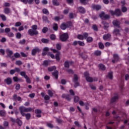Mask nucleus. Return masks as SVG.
<instances>
[{
    "instance_id": "nucleus-1",
    "label": "nucleus",
    "mask_w": 129,
    "mask_h": 129,
    "mask_svg": "<svg viewBox=\"0 0 129 129\" xmlns=\"http://www.w3.org/2000/svg\"><path fill=\"white\" fill-rule=\"evenodd\" d=\"M32 29H29L28 30V34L30 36H34V35H38V32L37 31V29H38V26L36 25H34L32 27Z\"/></svg>"
},
{
    "instance_id": "nucleus-2",
    "label": "nucleus",
    "mask_w": 129,
    "mask_h": 129,
    "mask_svg": "<svg viewBox=\"0 0 129 129\" xmlns=\"http://www.w3.org/2000/svg\"><path fill=\"white\" fill-rule=\"evenodd\" d=\"M19 110L22 116H25V112H30L32 111V108H26L24 106L19 107Z\"/></svg>"
},
{
    "instance_id": "nucleus-3",
    "label": "nucleus",
    "mask_w": 129,
    "mask_h": 129,
    "mask_svg": "<svg viewBox=\"0 0 129 129\" xmlns=\"http://www.w3.org/2000/svg\"><path fill=\"white\" fill-rule=\"evenodd\" d=\"M79 79V77H78V76H77V75L76 74H74L73 81L75 84V85H74L75 88H77L78 86H80V84L78 82Z\"/></svg>"
},
{
    "instance_id": "nucleus-4",
    "label": "nucleus",
    "mask_w": 129,
    "mask_h": 129,
    "mask_svg": "<svg viewBox=\"0 0 129 129\" xmlns=\"http://www.w3.org/2000/svg\"><path fill=\"white\" fill-rule=\"evenodd\" d=\"M69 38V36L68 35V34L67 33H63L59 36V39L60 41H61V42H66V41L68 40Z\"/></svg>"
},
{
    "instance_id": "nucleus-5",
    "label": "nucleus",
    "mask_w": 129,
    "mask_h": 129,
    "mask_svg": "<svg viewBox=\"0 0 129 129\" xmlns=\"http://www.w3.org/2000/svg\"><path fill=\"white\" fill-rule=\"evenodd\" d=\"M110 13L112 16L115 15V16H117V17H120V16L122 15L121 11H120L119 9H116L114 12L112 10H110Z\"/></svg>"
},
{
    "instance_id": "nucleus-6",
    "label": "nucleus",
    "mask_w": 129,
    "mask_h": 129,
    "mask_svg": "<svg viewBox=\"0 0 129 129\" xmlns=\"http://www.w3.org/2000/svg\"><path fill=\"white\" fill-rule=\"evenodd\" d=\"M50 50L52 51L53 53H57L55 54V59L56 61H60V55H61L60 51L53 48H50Z\"/></svg>"
},
{
    "instance_id": "nucleus-7",
    "label": "nucleus",
    "mask_w": 129,
    "mask_h": 129,
    "mask_svg": "<svg viewBox=\"0 0 129 129\" xmlns=\"http://www.w3.org/2000/svg\"><path fill=\"white\" fill-rule=\"evenodd\" d=\"M6 53H7V56L12 59V61L15 60V56H12L13 55V51L10 50V49L8 48L6 49Z\"/></svg>"
},
{
    "instance_id": "nucleus-8",
    "label": "nucleus",
    "mask_w": 129,
    "mask_h": 129,
    "mask_svg": "<svg viewBox=\"0 0 129 129\" xmlns=\"http://www.w3.org/2000/svg\"><path fill=\"white\" fill-rule=\"evenodd\" d=\"M99 17L102 20H108L110 18V16L109 15H105L104 12H101L99 14Z\"/></svg>"
},
{
    "instance_id": "nucleus-9",
    "label": "nucleus",
    "mask_w": 129,
    "mask_h": 129,
    "mask_svg": "<svg viewBox=\"0 0 129 129\" xmlns=\"http://www.w3.org/2000/svg\"><path fill=\"white\" fill-rule=\"evenodd\" d=\"M113 59L112 60V63H116L118 61H119V56H118V54H113Z\"/></svg>"
},
{
    "instance_id": "nucleus-10",
    "label": "nucleus",
    "mask_w": 129,
    "mask_h": 129,
    "mask_svg": "<svg viewBox=\"0 0 129 129\" xmlns=\"http://www.w3.org/2000/svg\"><path fill=\"white\" fill-rule=\"evenodd\" d=\"M39 52H41V50L39 49L38 47H35L32 50L31 54L32 56H35L37 53H39Z\"/></svg>"
},
{
    "instance_id": "nucleus-11",
    "label": "nucleus",
    "mask_w": 129,
    "mask_h": 129,
    "mask_svg": "<svg viewBox=\"0 0 129 129\" xmlns=\"http://www.w3.org/2000/svg\"><path fill=\"white\" fill-rule=\"evenodd\" d=\"M121 28L120 27L118 29H115L113 31V34L116 36H120V30Z\"/></svg>"
},
{
    "instance_id": "nucleus-12",
    "label": "nucleus",
    "mask_w": 129,
    "mask_h": 129,
    "mask_svg": "<svg viewBox=\"0 0 129 129\" xmlns=\"http://www.w3.org/2000/svg\"><path fill=\"white\" fill-rule=\"evenodd\" d=\"M61 97L62 98H66V99L68 100V101H70V100H71V96L68 94H63L61 96Z\"/></svg>"
},
{
    "instance_id": "nucleus-13",
    "label": "nucleus",
    "mask_w": 129,
    "mask_h": 129,
    "mask_svg": "<svg viewBox=\"0 0 129 129\" xmlns=\"http://www.w3.org/2000/svg\"><path fill=\"white\" fill-rule=\"evenodd\" d=\"M112 24L114 27H117V28H120V22L117 20H114L112 22Z\"/></svg>"
},
{
    "instance_id": "nucleus-14",
    "label": "nucleus",
    "mask_w": 129,
    "mask_h": 129,
    "mask_svg": "<svg viewBox=\"0 0 129 129\" xmlns=\"http://www.w3.org/2000/svg\"><path fill=\"white\" fill-rule=\"evenodd\" d=\"M72 64H73V61H66L64 63V66L65 68H69L70 65H72Z\"/></svg>"
},
{
    "instance_id": "nucleus-15",
    "label": "nucleus",
    "mask_w": 129,
    "mask_h": 129,
    "mask_svg": "<svg viewBox=\"0 0 129 129\" xmlns=\"http://www.w3.org/2000/svg\"><path fill=\"white\" fill-rule=\"evenodd\" d=\"M78 10L79 12V13H80L81 14H85L86 13V11H85V9H84V8L82 7H80L78 8Z\"/></svg>"
},
{
    "instance_id": "nucleus-16",
    "label": "nucleus",
    "mask_w": 129,
    "mask_h": 129,
    "mask_svg": "<svg viewBox=\"0 0 129 129\" xmlns=\"http://www.w3.org/2000/svg\"><path fill=\"white\" fill-rule=\"evenodd\" d=\"M92 9L96 10V11H99L101 9V6L100 5H93Z\"/></svg>"
},
{
    "instance_id": "nucleus-17",
    "label": "nucleus",
    "mask_w": 129,
    "mask_h": 129,
    "mask_svg": "<svg viewBox=\"0 0 129 129\" xmlns=\"http://www.w3.org/2000/svg\"><path fill=\"white\" fill-rule=\"evenodd\" d=\"M5 82L7 83L8 85H10V84H12V79L11 78H8L7 79L5 80Z\"/></svg>"
},
{
    "instance_id": "nucleus-18",
    "label": "nucleus",
    "mask_w": 129,
    "mask_h": 129,
    "mask_svg": "<svg viewBox=\"0 0 129 129\" xmlns=\"http://www.w3.org/2000/svg\"><path fill=\"white\" fill-rule=\"evenodd\" d=\"M4 12L6 15H9V14H11V9L8 7L5 8Z\"/></svg>"
},
{
    "instance_id": "nucleus-19",
    "label": "nucleus",
    "mask_w": 129,
    "mask_h": 129,
    "mask_svg": "<svg viewBox=\"0 0 129 129\" xmlns=\"http://www.w3.org/2000/svg\"><path fill=\"white\" fill-rule=\"evenodd\" d=\"M111 37V35L110 34H107V35H105L103 36V38L105 41H107L108 39H109Z\"/></svg>"
},
{
    "instance_id": "nucleus-20",
    "label": "nucleus",
    "mask_w": 129,
    "mask_h": 129,
    "mask_svg": "<svg viewBox=\"0 0 129 129\" xmlns=\"http://www.w3.org/2000/svg\"><path fill=\"white\" fill-rule=\"evenodd\" d=\"M118 99V97L117 96H115L111 99V103H113V102H115Z\"/></svg>"
},
{
    "instance_id": "nucleus-21",
    "label": "nucleus",
    "mask_w": 129,
    "mask_h": 129,
    "mask_svg": "<svg viewBox=\"0 0 129 129\" xmlns=\"http://www.w3.org/2000/svg\"><path fill=\"white\" fill-rule=\"evenodd\" d=\"M102 24H103V25H104V29H105V30H106V29H108V28L109 27V25L108 24V23H107V22L105 21H103L102 22Z\"/></svg>"
},
{
    "instance_id": "nucleus-22",
    "label": "nucleus",
    "mask_w": 129,
    "mask_h": 129,
    "mask_svg": "<svg viewBox=\"0 0 129 129\" xmlns=\"http://www.w3.org/2000/svg\"><path fill=\"white\" fill-rule=\"evenodd\" d=\"M58 74H59V72H58L57 71H55L52 73V75L55 77V79H58Z\"/></svg>"
},
{
    "instance_id": "nucleus-23",
    "label": "nucleus",
    "mask_w": 129,
    "mask_h": 129,
    "mask_svg": "<svg viewBox=\"0 0 129 129\" xmlns=\"http://www.w3.org/2000/svg\"><path fill=\"white\" fill-rule=\"evenodd\" d=\"M42 20L44 23H48L49 24L50 23V21L48 19V17L46 16H43Z\"/></svg>"
},
{
    "instance_id": "nucleus-24",
    "label": "nucleus",
    "mask_w": 129,
    "mask_h": 129,
    "mask_svg": "<svg viewBox=\"0 0 129 129\" xmlns=\"http://www.w3.org/2000/svg\"><path fill=\"white\" fill-rule=\"evenodd\" d=\"M52 5L53 6H58L60 5V4H59L58 0H52Z\"/></svg>"
},
{
    "instance_id": "nucleus-25",
    "label": "nucleus",
    "mask_w": 129,
    "mask_h": 129,
    "mask_svg": "<svg viewBox=\"0 0 129 129\" xmlns=\"http://www.w3.org/2000/svg\"><path fill=\"white\" fill-rule=\"evenodd\" d=\"M86 80H87L88 82H93V79L91 77H87Z\"/></svg>"
},
{
    "instance_id": "nucleus-26",
    "label": "nucleus",
    "mask_w": 129,
    "mask_h": 129,
    "mask_svg": "<svg viewBox=\"0 0 129 129\" xmlns=\"http://www.w3.org/2000/svg\"><path fill=\"white\" fill-rule=\"evenodd\" d=\"M94 54L96 56H100L101 55V51L100 50H96Z\"/></svg>"
},
{
    "instance_id": "nucleus-27",
    "label": "nucleus",
    "mask_w": 129,
    "mask_h": 129,
    "mask_svg": "<svg viewBox=\"0 0 129 129\" xmlns=\"http://www.w3.org/2000/svg\"><path fill=\"white\" fill-rule=\"evenodd\" d=\"M99 68L101 69V70L104 71L106 69L105 66L102 63L99 64Z\"/></svg>"
},
{
    "instance_id": "nucleus-28",
    "label": "nucleus",
    "mask_w": 129,
    "mask_h": 129,
    "mask_svg": "<svg viewBox=\"0 0 129 129\" xmlns=\"http://www.w3.org/2000/svg\"><path fill=\"white\" fill-rule=\"evenodd\" d=\"M48 70L50 72H52V71H54V70H56V67L53 66L51 67H49V68H48Z\"/></svg>"
},
{
    "instance_id": "nucleus-29",
    "label": "nucleus",
    "mask_w": 129,
    "mask_h": 129,
    "mask_svg": "<svg viewBox=\"0 0 129 129\" xmlns=\"http://www.w3.org/2000/svg\"><path fill=\"white\" fill-rule=\"evenodd\" d=\"M7 113L5 110H0V115L1 116H6Z\"/></svg>"
},
{
    "instance_id": "nucleus-30",
    "label": "nucleus",
    "mask_w": 129,
    "mask_h": 129,
    "mask_svg": "<svg viewBox=\"0 0 129 129\" xmlns=\"http://www.w3.org/2000/svg\"><path fill=\"white\" fill-rule=\"evenodd\" d=\"M67 28V25L65 24H62L60 25V29H61V30H66V29Z\"/></svg>"
},
{
    "instance_id": "nucleus-31",
    "label": "nucleus",
    "mask_w": 129,
    "mask_h": 129,
    "mask_svg": "<svg viewBox=\"0 0 129 129\" xmlns=\"http://www.w3.org/2000/svg\"><path fill=\"white\" fill-rule=\"evenodd\" d=\"M41 42L42 43H44V44H48V43H49V39H45V38H42L41 39Z\"/></svg>"
},
{
    "instance_id": "nucleus-32",
    "label": "nucleus",
    "mask_w": 129,
    "mask_h": 129,
    "mask_svg": "<svg viewBox=\"0 0 129 129\" xmlns=\"http://www.w3.org/2000/svg\"><path fill=\"white\" fill-rule=\"evenodd\" d=\"M93 41V38L91 37H88L87 38V42L88 43H91Z\"/></svg>"
},
{
    "instance_id": "nucleus-33",
    "label": "nucleus",
    "mask_w": 129,
    "mask_h": 129,
    "mask_svg": "<svg viewBox=\"0 0 129 129\" xmlns=\"http://www.w3.org/2000/svg\"><path fill=\"white\" fill-rule=\"evenodd\" d=\"M24 116H26V119H27V120H29V119H30V118H31V114L29 113L27 114L25 113Z\"/></svg>"
},
{
    "instance_id": "nucleus-34",
    "label": "nucleus",
    "mask_w": 129,
    "mask_h": 129,
    "mask_svg": "<svg viewBox=\"0 0 129 129\" xmlns=\"http://www.w3.org/2000/svg\"><path fill=\"white\" fill-rule=\"evenodd\" d=\"M42 13L44 14L45 15H49V11L47 10L46 9H43L42 10Z\"/></svg>"
},
{
    "instance_id": "nucleus-35",
    "label": "nucleus",
    "mask_w": 129,
    "mask_h": 129,
    "mask_svg": "<svg viewBox=\"0 0 129 129\" xmlns=\"http://www.w3.org/2000/svg\"><path fill=\"white\" fill-rule=\"evenodd\" d=\"M20 75L23 77H24V78H26L28 76L27 75H26L25 72H21Z\"/></svg>"
},
{
    "instance_id": "nucleus-36",
    "label": "nucleus",
    "mask_w": 129,
    "mask_h": 129,
    "mask_svg": "<svg viewBox=\"0 0 129 129\" xmlns=\"http://www.w3.org/2000/svg\"><path fill=\"white\" fill-rule=\"evenodd\" d=\"M113 75V73L112 72H110L108 74V77L109 79H112V76Z\"/></svg>"
},
{
    "instance_id": "nucleus-37",
    "label": "nucleus",
    "mask_w": 129,
    "mask_h": 129,
    "mask_svg": "<svg viewBox=\"0 0 129 129\" xmlns=\"http://www.w3.org/2000/svg\"><path fill=\"white\" fill-rule=\"evenodd\" d=\"M17 123L19 125V126H21V125H22V124H23V122H22V120H21L19 118L17 119Z\"/></svg>"
},
{
    "instance_id": "nucleus-38",
    "label": "nucleus",
    "mask_w": 129,
    "mask_h": 129,
    "mask_svg": "<svg viewBox=\"0 0 129 129\" xmlns=\"http://www.w3.org/2000/svg\"><path fill=\"white\" fill-rule=\"evenodd\" d=\"M53 29L54 31H57L58 30V24L54 23L53 24Z\"/></svg>"
},
{
    "instance_id": "nucleus-39",
    "label": "nucleus",
    "mask_w": 129,
    "mask_h": 129,
    "mask_svg": "<svg viewBox=\"0 0 129 129\" xmlns=\"http://www.w3.org/2000/svg\"><path fill=\"white\" fill-rule=\"evenodd\" d=\"M99 48H100V49H104V45L101 42H99Z\"/></svg>"
},
{
    "instance_id": "nucleus-40",
    "label": "nucleus",
    "mask_w": 129,
    "mask_h": 129,
    "mask_svg": "<svg viewBox=\"0 0 129 129\" xmlns=\"http://www.w3.org/2000/svg\"><path fill=\"white\" fill-rule=\"evenodd\" d=\"M0 17L3 21H7V17L4 14L0 15Z\"/></svg>"
},
{
    "instance_id": "nucleus-41",
    "label": "nucleus",
    "mask_w": 129,
    "mask_h": 129,
    "mask_svg": "<svg viewBox=\"0 0 129 129\" xmlns=\"http://www.w3.org/2000/svg\"><path fill=\"white\" fill-rule=\"evenodd\" d=\"M74 100L75 102H78L79 101V97L77 96H75L74 97Z\"/></svg>"
},
{
    "instance_id": "nucleus-42",
    "label": "nucleus",
    "mask_w": 129,
    "mask_h": 129,
    "mask_svg": "<svg viewBox=\"0 0 129 129\" xmlns=\"http://www.w3.org/2000/svg\"><path fill=\"white\" fill-rule=\"evenodd\" d=\"M50 38L52 40V41H55L56 40V35L52 34L50 36Z\"/></svg>"
},
{
    "instance_id": "nucleus-43",
    "label": "nucleus",
    "mask_w": 129,
    "mask_h": 129,
    "mask_svg": "<svg viewBox=\"0 0 129 129\" xmlns=\"http://www.w3.org/2000/svg\"><path fill=\"white\" fill-rule=\"evenodd\" d=\"M74 123L76 126H78V127H81V125L79 123V122L77 121H75L74 122Z\"/></svg>"
},
{
    "instance_id": "nucleus-44",
    "label": "nucleus",
    "mask_w": 129,
    "mask_h": 129,
    "mask_svg": "<svg viewBox=\"0 0 129 129\" xmlns=\"http://www.w3.org/2000/svg\"><path fill=\"white\" fill-rule=\"evenodd\" d=\"M56 48L57 50H61V46L59 43H57L56 44Z\"/></svg>"
},
{
    "instance_id": "nucleus-45",
    "label": "nucleus",
    "mask_w": 129,
    "mask_h": 129,
    "mask_svg": "<svg viewBox=\"0 0 129 129\" xmlns=\"http://www.w3.org/2000/svg\"><path fill=\"white\" fill-rule=\"evenodd\" d=\"M77 38L78 39H79V40H84V37L83 36V35L80 34L78 35Z\"/></svg>"
},
{
    "instance_id": "nucleus-46",
    "label": "nucleus",
    "mask_w": 129,
    "mask_h": 129,
    "mask_svg": "<svg viewBox=\"0 0 129 129\" xmlns=\"http://www.w3.org/2000/svg\"><path fill=\"white\" fill-rule=\"evenodd\" d=\"M14 58H20V57H21V55L20 54V53L16 52L14 54Z\"/></svg>"
},
{
    "instance_id": "nucleus-47",
    "label": "nucleus",
    "mask_w": 129,
    "mask_h": 129,
    "mask_svg": "<svg viewBox=\"0 0 129 129\" xmlns=\"http://www.w3.org/2000/svg\"><path fill=\"white\" fill-rule=\"evenodd\" d=\"M21 37H22V34H21V33L20 32L17 33L16 34V38L17 39H21Z\"/></svg>"
},
{
    "instance_id": "nucleus-48",
    "label": "nucleus",
    "mask_w": 129,
    "mask_h": 129,
    "mask_svg": "<svg viewBox=\"0 0 129 129\" xmlns=\"http://www.w3.org/2000/svg\"><path fill=\"white\" fill-rule=\"evenodd\" d=\"M42 32L44 33H47V32H48V28L45 27L42 29Z\"/></svg>"
},
{
    "instance_id": "nucleus-49",
    "label": "nucleus",
    "mask_w": 129,
    "mask_h": 129,
    "mask_svg": "<svg viewBox=\"0 0 129 129\" xmlns=\"http://www.w3.org/2000/svg\"><path fill=\"white\" fill-rule=\"evenodd\" d=\"M78 45H79V46H85V43H84V42L78 41Z\"/></svg>"
},
{
    "instance_id": "nucleus-50",
    "label": "nucleus",
    "mask_w": 129,
    "mask_h": 129,
    "mask_svg": "<svg viewBox=\"0 0 129 129\" xmlns=\"http://www.w3.org/2000/svg\"><path fill=\"white\" fill-rule=\"evenodd\" d=\"M16 27H21V26H22V23H21V22H17L15 23V25Z\"/></svg>"
},
{
    "instance_id": "nucleus-51",
    "label": "nucleus",
    "mask_w": 129,
    "mask_h": 129,
    "mask_svg": "<svg viewBox=\"0 0 129 129\" xmlns=\"http://www.w3.org/2000/svg\"><path fill=\"white\" fill-rule=\"evenodd\" d=\"M16 65H18L19 66L22 65L23 64V62H22V61L21 60H17L16 61Z\"/></svg>"
},
{
    "instance_id": "nucleus-52",
    "label": "nucleus",
    "mask_w": 129,
    "mask_h": 129,
    "mask_svg": "<svg viewBox=\"0 0 129 129\" xmlns=\"http://www.w3.org/2000/svg\"><path fill=\"white\" fill-rule=\"evenodd\" d=\"M25 78L26 79L27 83H31V80L30 79V78H29L28 76Z\"/></svg>"
},
{
    "instance_id": "nucleus-53",
    "label": "nucleus",
    "mask_w": 129,
    "mask_h": 129,
    "mask_svg": "<svg viewBox=\"0 0 129 129\" xmlns=\"http://www.w3.org/2000/svg\"><path fill=\"white\" fill-rule=\"evenodd\" d=\"M69 92L71 95H72L73 96H74V95H75V93H74V91H73V90L72 89L70 90Z\"/></svg>"
},
{
    "instance_id": "nucleus-54",
    "label": "nucleus",
    "mask_w": 129,
    "mask_h": 129,
    "mask_svg": "<svg viewBox=\"0 0 129 129\" xmlns=\"http://www.w3.org/2000/svg\"><path fill=\"white\" fill-rule=\"evenodd\" d=\"M47 126L48 127H50V128H53V127H54V126L53 125V124H52L51 123H47Z\"/></svg>"
},
{
    "instance_id": "nucleus-55",
    "label": "nucleus",
    "mask_w": 129,
    "mask_h": 129,
    "mask_svg": "<svg viewBox=\"0 0 129 129\" xmlns=\"http://www.w3.org/2000/svg\"><path fill=\"white\" fill-rule=\"evenodd\" d=\"M48 95H49V96H50L51 97H52V96H53V92H52V91L48 90Z\"/></svg>"
},
{
    "instance_id": "nucleus-56",
    "label": "nucleus",
    "mask_w": 129,
    "mask_h": 129,
    "mask_svg": "<svg viewBox=\"0 0 129 129\" xmlns=\"http://www.w3.org/2000/svg\"><path fill=\"white\" fill-rule=\"evenodd\" d=\"M126 11H127V9H126V7L122 6V13H125Z\"/></svg>"
},
{
    "instance_id": "nucleus-57",
    "label": "nucleus",
    "mask_w": 129,
    "mask_h": 129,
    "mask_svg": "<svg viewBox=\"0 0 129 129\" xmlns=\"http://www.w3.org/2000/svg\"><path fill=\"white\" fill-rule=\"evenodd\" d=\"M25 43H26V40L25 39L20 40L19 42V44H20L21 45H24V44H25Z\"/></svg>"
},
{
    "instance_id": "nucleus-58",
    "label": "nucleus",
    "mask_w": 129,
    "mask_h": 129,
    "mask_svg": "<svg viewBox=\"0 0 129 129\" xmlns=\"http://www.w3.org/2000/svg\"><path fill=\"white\" fill-rule=\"evenodd\" d=\"M66 25H67V27L69 28V27H71V26H72V22H67Z\"/></svg>"
},
{
    "instance_id": "nucleus-59",
    "label": "nucleus",
    "mask_w": 129,
    "mask_h": 129,
    "mask_svg": "<svg viewBox=\"0 0 129 129\" xmlns=\"http://www.w3.org/2000/svg\"><path fill=\"white\" fill-rule=\"evenodd\" d=\"M3 125L5 127H7V126H9V122H8V121H4Z\"/></svg>"
},
{
    "instance_id": "nucleus-60",
    "label": "nucleus",
    "mask_w": 129,
    "mask_h": 129,
    "mask_svg": "<svg viewBox=\"0 0 129 129\" xmlns=\"http://www.w3.org/2000/svg\"><path fill=\"white\" fill-rule=\"evenodd\" d=\"M92 29L94 31H98L97 26H96V25H93Z\"/></svg>"
},
{
    "instance_id": "nucleus-61",
    "label": "nucleus",
    "mask_w": 129,
    "mask_h": 129,
    "mask_svg": "<svg viewBox=\"0 0 129 129\" xmlns=\"http://www.w3.org/2000/svg\"><path fill=\"white\" fill-rule=\"evenodd\" d=\"M82 4H84V5H86L87 4V0H80Z\"/></svg>"
},
{
    "instance_id": "nucleus-62",
    "label": "nucleus",
    "mask_w": 129,
    "mask_h": 129,
    "mask_svg": "<svg viewBox=\"0 0 129 129\" xmlns=\"http://www.w3.org/2000/svg\"><path fill=\"white\" fill-rule=\"evenodd\" d=\"M45 100H50V96L49 95H46L44 96Z\"/></svg>"
},
{
    "instance_id": "nucleus-63",
    "label": "nucleus",
    "mask_w": 129,
    "mask_h": 129,
    "mask_svg": "<svg viewBox=\"0 0 129 129\" xmlns=\"http://www.w3.org/2000/svg\"><path fill=\"white\" fill-rule=\"evenodd\" d=\"M48 64H49V62L47 60H44L43 61V65L44 66H48Z\"/></svg>"
},
{
    "instance_id": "nucleus-64",
    "label": "nucleus",
    "mask_w": 129,
    "mask_h": 129,
    "mask_svg": "<svg viewBox=\"0 0 129 129\" xmlns=\"http://www.w3.org/2000/svg\"><path fill=\"white\" fill-rule=\"evenodd\" d=\"M83 36L85 39H87V37H88V33H85L83 34Z\"/></svg>"
}]
</instances>
